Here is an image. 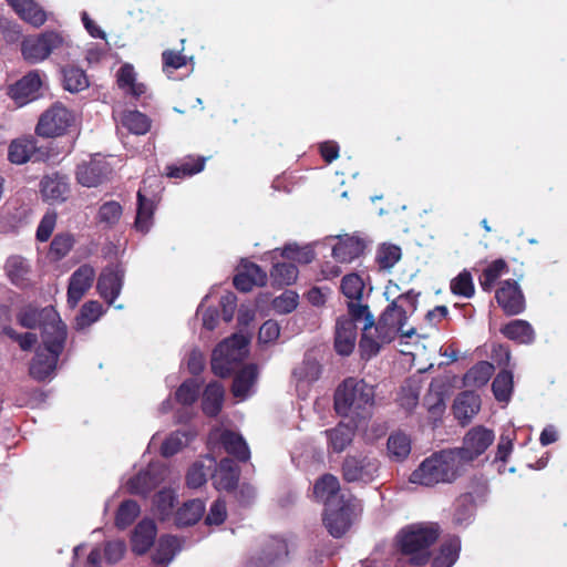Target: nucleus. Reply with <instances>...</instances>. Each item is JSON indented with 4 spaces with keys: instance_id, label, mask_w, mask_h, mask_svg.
<instances>
[{
    "instance_id": "nucleus-16",
    "label": "nucleus",
    "mask_w": 567,
    "mask_h": 567,
    "mask_svg": "<svg viewBox=\"0 0 567 567\" xmlns=\"http://www.w3.org/2000/svg\"><path fill=\"white\" fill-rule=\"evenodd\" d=\"M267 284L266 271L255 262H243L233 279L234 287L240 292H249L255 286L264 287Z\"/></svg>"
},
{
    "instance_id": "nucleus-43",
    "label": "nucleus",
    "mask_w": 567,
    "mask_h": 567,
    "mask_svg": "<svg viewBox=\"0 0 567 567\" xmlns=\"http://www.w3.org/2000/svg\"><path fill=\"white\" fill-rule=\"evenodd\" d=\"M386 449L392 458L403 461L411 453V440L403 432L392 433L388 439Z\"/></svg>"
},
{
    "instance_id": "nucleus-24",
    "label": "nucleus",
    "mask_w": 567,
    "mask_h": 567,
    "mask_svg": "<svg viewBox=\"0 0 567 567\" xmlns=\"http://www.w3.org/2000/svg\"><path fill=\"white\" fill-rule=\"evenodd\" d=\"M205 503L202 499L185 502L174 514V523L177 527L193 526L200 520L205 513Z\"/></svg>"
},
{
    "instance_id": "nucleus-37",
    "label": "nucleus",
    "mask_w": 567,
    "mask_h": 567,
    "mask_svg": "<svg viewBox=\"0 0 567 567\" xmlns=\"http://www.w3.org/2000/svg\"><path fill=\"white\" fill-rule=\"evenodd\" d=\"M341 292L348 299L347 307L350 303H362V297L364 291V282L358 274L346 275L340 285Z\"/></svg>"
},
{
    "instance_id": "nucleus-44",
    "label": "nucleus",
    "mask_w": 567,
    "mask_h": 567,
    "mask_svg": "<svg viewBox=\"0 0 567 567\" xmlns=\"http://www.w3.org/2000/svg\"><path fill=\"white\" fill-rule=\"evenodd\" d=\"M298 268L291 262H277L270 270V277L274 286H290L298 278Z\"/></svg>"
},
{
    "instance_id": "nucleus-50",
    "label": "nucleus",
    "mask_w": 567,
    "mask_h": 567,
    "mask_svg": "<svg viewBox=\"0 0 567 567\" xmlns=\"http://www.w3.org/2000/svg\"><path fill=\"white\" fill-rule=\"evenodd\" d=\"M104 313L103 306L97 300H90L82 305L76 316V327L84 329L97 321Z\"/></svg>"
},
{
    "instance_id": "nucleus-35",
    "label": "nucleus",
    "mask_w": 567,
    "mask_h": 567,
    "mask_svg": "<svg viewBox=\"0 0 567 567\" xmlns=\"http://www.w3.org/2000/svg\"><path fill=\"white\" fill-rule=\"evenodd\" d=\"M509 271L507 262L503 258L493 260L478 277V282L483 291L491 292L496 281Z\"/></svg>"
},
{
    "instance_id": "nucleus-34",
    "label": "nucleus",
    "mask_w": 567,
    "mask_h": 567,
    "mask_svg": "<svg viewBox=\"0 0 567 567\" xmlns=\"http://www.w3.org/2000/svg\"><path fill=\"white\" fill-rule=\"evenodd\" d=\"M461 540L454 536L442 543L439 553L432 560V567H452L458 559Z\"/></svg>"
},
{
    "instance_id": "nucleus-42",
    "label": "nucleus",
    "mask_w": 567,
    "mask_h": 567,
    "mask_svg": "<svg viewBox=\"0 0 567 567\" xmlns=\"http://www.w3.org/2000/svg\"><path fill=\"white\" fill-rule=\"evenodd\" d=\"M513 373L509 370H501L493 380L492 391L498 402H507L513 393Z\"/></svg>"
},
{
    "instance_id": "nucleus-33",
    "label": "nucleus",
    "mask_w": 567,
    "mask_h": 567,
    "mask_svg": "<svg viewBox=\"0 0 567 567\" xmlns=\"http://www.w3.org/2000/svg\"><path fill=\"white\" fill-rule=\"evenodd\" d=\"M206 158L203 156H188L178 164L168 165L166 175L171 178H185L202 172L205 167Z\"/></svg>"
},
{
    "instance_id": "nucleus-48",
    "label": "nucleus",
    "mask_w": 567,
    "mask_h": 567,
    "mask_svg": "<svg viewBox=\"0 0 567 567\" xmlns=\"http://www.w3.org/2000/svg\"><path fill=\"white\" fill-rule=\"evenodd\" d=\"M226 343H218L213 350L210 367L215 375L219 378H228L237 368L231 361L224 357Z\"/></svg>"
},
{
    "instance_id": "nucleus-54",
    "label": "nucleus",
    "mask_w": 567,
    "mask_h": 567,
    "mask_svg": "<svg viewBox=\"0 0 567 567\" xmlns=\"http://www.w3.org/2000/svg\"><path fill=\"white\" fill-rule=\"evenodd\" d=\"M176 496L172 489H162L154 497L155 511L161 520H166L173 514Z\"/></svg>"
},
{
    "instance_id": "nucleus-46",
    "label": "nucleus",
    "mask_w": 567,
    "mask_h": 567,
    "mask_svg": "<svg viewBox=\"0 0 567 567\" xmlns=\"http://www.w3.org/2000/svg\"><path fill=\"white\" fill-rule=\"evenodd\" d=\"M141 513L140 505L134 499L123 501L115 515V526L120 529H125L131 526Z\"/></svg>"
},
{
    "instance_id": "nucleus-57",
    "label": "nucleus",
    "mask_w": 567,
    "mask_h": 567,
    "mask_svg": "<svg viewBox=\"0 0 567 567\" xmlns=\"http://www.w3.org/2000/svg\"><path fill=\"white\" fill-rule=\"evenodd\" d=\"M451 291L464 298H472L475 292L472 276L468 271L463 270L451 281Z\"/></svg>"
},
{
    "instance_id": "nucleus-30",
    "label": "nucleus",
    "mask_w": 567,
    "mask_h": 567,
    "mask_svg": "<svg viewBox=\"0 0 567 567\" xmlns=\"http://www.w3.org/2000/svg\"><path fill=\"white\" fill-rule=\"evenodd\" d=\"M257 377L258 370L256 364L250 363L240 369L233 380V395L235 398L246 399Z\"/></svg>"
},
{
    "instance_id": "nucleus-52",
    "label": "nucleus",
    "mask_w": 567,
    "mask_h": 567,
    "mask_svg": "<svg viewBox=\"0 0 567 567\" xmlns=\"http://www.w3.org/2000/svg\"><path fill=\"white\" fill-rule=\"evenodd\" d=\"M401 248L393 244H383L379 247L375 262L381 270H390L401 259Z\"/></svg>"
},
{
    "instance_id": "nucleus-2",
    "label": "nucleus",
    "mask_w": 567,
    "mask_h": 567,
    "mask_svg": "<svg viewBox=\"0 0 567 567\" xmlns=\"http://www.w3.org/2000/svg\"><path fill=\"white\" fill-rule=\"evenodd\" d=\"M38 329L41 342H38V382L52 380L58 362L68 340L66 324L53 307L38 311Z\"/></svg>"
},
{
    "instance_id": "nucleus-19",
    "label": "nucleus",
    "mask_w": 567,
    "mask_h": 567,
    "mask_svg": "<svg viewBox=\"0 0 567 567\" xmlns=\"http://www.w3.org/2000/svg\"><path fill=\"white\" fill-rule=\"evenodd\" d=\"M340 482L337 476L331 473H324L319 476L312 487V497L316 502L328 506L334 503V499L341 495Z\"/></svg>"
},
{
    "instance_id": "nucleus-9",
    "label": "nucleus",
    "mask_w": 567,
    "mask_h": 567,
    "mask_svg": "<svg viewBox=\"0 0 567 567\" xmlns=\"http://www.w3.org/2000/svg\"><path fill=\"white\" fill-rule=\"evenodd\" d=\"M380 464L377 458L368 455H347L341 464L342 478L347 483H370L379 473Z\"/></svg>"
},
{
    "instance_id": "nucleus-21",
    "label": "nucleus",
    "mask_w": 567,
    "mask_h": 567,
    "mask_svg": "<svg viewBox=\"0 0 567 567\" xmlns=\"http://www.w3.org/2000/svg\"><path fill=\"white\" fill-rule=\"evenodd\" d=\"M156 532V525L152 519L141 520L133 530L132 550L137 555L146 554L155 542Z\"/></svg>"
},
{
    "instance_id": "nucleus-1",
    "label": "nucleus",
    "mask_w": 567,
    "mask_h": 567,
    "mask_svg": "<svg viewBox=\"0 0 567 567\" xmlns=\"http://www.w3.org/2000/svg\"><path fill=\"white\" fill-rule=\"evenodd\" d=\"M419 292L413 289L399 295L392 300L375 322L373 315L368 308L365 323L362 327V334L359 341V351L362 360L369 361L375 357L382 346L392 342L400 333L402 337L411 338L415 330H403L408 321L409 313H413L417 308Z\"/></svg>"
},
{
    "instance_id": "nucleus-29",
    "label": "nucleus",
    "mask_w": 567,
    "mask_h": 567,
    "mask_svg": "<svg viewBox=\"0 0 567 567\" xmlns=\"http://www.w3.org/2000/svg\"><path fill=\"white\" fill-rule=\"evenodd\" d=\"M6 271L13 285L27 288L31 284V268L20 256H12L6 262Z\"/></svg>"
},
{
    "instance_id": "nucleus-32",
    "label": "nucleus",
    "mask_w": 567,
    "mask_h": 567,
    "mask_svg": "<svg viewBox=\"0 0 567 567\" xmlns=\"http://www.w3.org/2000/svg\"><path fill=\"white\" fill-rule=\"evenodd\" d=\"M328 439V445L334 453L343 452L352 442L354 429L344 423H339L336 427L324 431Z\"/></svg>"
},
{
    "instance_id": "nucleus-11",
    "label": "nucleus",
    "mask_w": 567,
    "mask_h": 567,
    "mask_svg": "<svg viewBox=\"0 0 567 567\" xmlns=\"http://www.w3.org/2000/svg\"><path fill=\"white\" fill-rule=\"evenodd\" d=\"M125 279V269L121 264L106 265L97 277L96 290L109 305H113L121 295Z\"/></svg>"
},
{
    "instance_id": "nucleus-36",
    "label": "nucleus",
    "mask_w": 567,
    "mask_h": 567,
    "mask_svg": "<svg viewBox=\"0 0 567 567\" xmlns=\"http://www.w3.org/2000/svg\"><path fill=\"white\" fill-rule=\"evenodd\" d=\"M61 72L64 90L78 93L89 87V78L83 69L75 65H66L62 68Z\"/></svg>"
},
{
    "instance_id": "nucleus-17",
    "label": "nucleus",
    "mask_w": 567,
    "mask_h": 567,
    "mask_svg": "<svg viewBox=\"0 0 567 567\" xmlns=\"http://www.w3.org/2000/svg\"><path fill=\"white\" fill-rule=\"evenodd\" d=\"M481 409V398L474 391L458 393L453 402L452 411L461 425L468 424Z\"/></svg>"
},
{
    "instance_id": "nucleus-31",
    "label": "nucleus",
    "mask_w": 567,
    "mask_h": 567,
    "mask_svg": "<svg viewBox=\"0 0 567 567\" xmlns=\"http://www.w3.org/2000/svg\"><path fill=\"white\" fill-rule=\"evenodd\" d=\"M155 203L147 198L141 190L137 192V209L134 227L142 234L148 233L153 225Z\"/></svg>"
},
{
    "instance_id": "nucleus-20",
    "label": "nucleus",
    "mask_w": 567,
    "mask_h": 567,
    "mask_svg": "<svg viewBox=\"0 0 567 567\" xmlns=\"http://www.w3.org/2000/svg\"><path fill=\"white\" fill-rule=\"evenodd\" d=\"M110 173L109 165L101 161H91L78 166L76 179L86 187H96L102 184Z\"/></svg>"
},
{
    "instance_id": "nucleus-12",
    "label": "nucleus",
    "mask_w": 567,
    "mask_h": 567,
    "mask_svg": "<svg viewBox=\"0 0 567 567\" xmlns=\"http://www.w3.org/2000/svg\"><path fill=\"white\" fill-rule=\"evenodd\" d=\"M494 441V433L484 426L471 429L463 440V446L455 449L460 452V461H473L483 454Z\"/></svg>"
},
{
    "instance_id": "nucleus-41",
    "label": "nucleus",
    "mask_w": 567,
    "mask_h": 567,
    "mask_svg": "<svg viewBox=\"0 0 567 567\" xmlns=\"http://www.w3.org/2000/svg\"><path fill=\"white\" fill-rule=\"evenodd\" d=\"M424 405L427 410L429 419L435 426L436 422L442 420L446 409L444 393L433 390V385L431 384L427 394L424 396Z\"/></svg>"
},
{
    "instance_id": "nucleus-18",
    "label": "nucleus",
    "mask_w": 567,
    "mask_h": 567,
    "mask_svg": "<svg viewBox=\"0 0 567 567\" xmlns=\"http://www.w3.org/2000/svg\"><path fill=\"white\" fill-rule=\"evenodd\" d=\"M70 193L66 175L58 172L45 175L41 181V194L44 200L64 202Z\"/></svg>"
},
{
    "instance_id": "nucleus-10",
    "label": "nucleus",
    "mask_w": 567,
    "mask_h": 567,
    "mask_svg": "<svg viewBox=\"0 0 567 567\" xmlns=\"http://www.w3.org/2000/svg\"><path fill=\"white\" fill-rule=\"evenodd\" d=\"M495 300L503 313L508 317L520 315L526 309L525 295L515 279H506L498 284Z\"/></svg>"
},
{
    "instance_id": "nucleus-15",
    "label": "nucleus",
    "mask_w": 567,
    "mask_h": 567,
    "mask_svg": "<svg viewBox=\"0 0 567 567\" xmlns=\"http://www.w3.org/2000/svg\"><path fill=\"white\" fill-rule=\"evenodd\" d=\"M288 554V545L285 539L269 537L261 553L249 559L248 567H272L276 563L286 559Z\"/></svg>"
},
{
    "instance_id": "nucleus-4",
    "label": "nucleus",
    "mask_w": 567,
    "mask_h": 567,
    "mask_svg": "<svg viewBox=\"0 0 567 567\" xmlns=\"http://www.w3.org/2000/svg\"><path fill=\"white\" fill-rule=\"evenodd\" d=\"M440 532L435 523L410 525L398 535L399 549L410 556L412 565L423 566L430 559L429 548L437 540Z\"/></svg>"
},
{
    "instance_id": "nucleus-7",
    "label": "nucleus",
    "mask_w": 567,
    "mask_h": 567,
    "mask_svg": "<svg viewBox=\"0 0 567 567\" xmlns=\"http://www.w3.org/2000/svg\"><path fill=\"white\" fill-rule=\"evenodd\" d=\"M355 503L357 498L349 493L339 495L333 504L324 506L322 520L332 537L340 538L349 530Z\"/></svg>"
},
{
    "instance_id": "nucleus-62",
    "label": "nucleus",
    "mask_w": 567,
    "mask_h": 567,
    "mask_svg": "<svg viewBox=\"0 0 567 567\" xmlns=\"http://www.w3.org/2000/svg\"><path fill=\"white\" fill-rule=\"evenodd\" d=\"M227 517L226 503L225 501L218 498L216 499L205 517L206 525H220L225 522Z\"/></svg>"
},
{
    "instance_id": "nucleus-59",
    "label": "nucleus",
    "mask_w": 567,
    "mask_h": 567,
    "mask_svg": "<svg viewBox=\"0 0 567 567\" xmlns=\"http://www.w3.org/2000/svg\"><path fill=\"white\" fill-rule=\"evenodd\" d=\"M299 296L292 290H286L272 301V308L280 315L292 312L298 306Z\"/></svg>"
},
{
    "instance_id": "nucleus-14",
    "label": "nucleus",
    "mask_w": 567,
    "mask_h": 567,
    "mask_svg": "<svg viewBox=\"0 0 567 567\" xmlns=\"http://www.w3.org/2000/svg\"><path fill=\"white\" fill-rule=\"evenodd\" d=\"M214 472L210 474L214 487L217 491L234 492L239 482L240 468L228 457L220 460L218 464H214Z\"/></svg>"
},
{
    "instance_id": "nucleus-49",
    "label": "nucleus",
    "mask_w": 567,
    "mask_h": 567,
    "mask_svg": "<svg viewBox=\"0 0 567 567\" xmlns=\"http://www.w3.org/2000/svg\"><path fill=\"white\" fill-rule=\"evenodd\" d=\"M122 125L133 134L144 135L151 128V121L140 111H125L122 115Z\"/></svg>"
},
{
    "instance_id": "nucleus-8",
    "label": "nucleus",
    "mask_w": 567,
    "mask_h": 567,
    "mask_svg": "<svg viewBox=\"0 0 567 567\" xmlns=\"http://www.w3.org/2000/svg\"><path fill=\"white\" fill-rule=\"evenodd\" d=\"M73 123V113L61 102H55L38 118V135L47 137L62 136Z\"/></svg>"
},
{
    "instance_id": "nucleus-3",
    "label": "nucleus",
    "mask_w": 567,
    "mask_h": 567,
    "mask_svg": "<svg viewBox=\"0 0 567 567\" xmlns=\"http://www.w3.org/2000/svg\"><path fill=\"white\" fill-rule=\"evenodd\" d=\"M463 471L460 452L453 449L441 450L425 457L412 472L410 482L426 487L450 484L456 481Z\"/></svg>"
},
{
    "instance_id": "nucleus-53",
    "label": "nucleus",
    "mask_w": 567,
    "mask_h": 567,
    "mask_svg": "<svg viewBox=\"0 0 567 567\" xmlns=\"http://www.w3.org/2000/svg\"><path fill=\"white\" fill-rule=\"evenodd\" d=\"M189 435L185 431H175L169 434L161 446V454L164 457H171L177 454L184 446L187 445Z\"/></svg>"
},
{
    "instance_id": "nucleus-51",
    "label": "nucleus",
    "mask_w": 567,
    "mask_h": 567,
    "mask_svg": "<svg viewBox=\"0 0 567 567\" xmlns=\"http://www.w3.org/2000/svg\"><path fill=\"white\" fill-rule=\"evenodd\" d=\"M74 245V238L69 233H60L54 236L49 246L48 258L58 261L64 258Z\"/></svg>"
},
{
    "instance_id": "nucleus-61",
    "label": "nucleus",
    "mask_w": 567,
    "mask_h": 567,
    "mask_svg": "<svg viewBox=\"0 0 567 567\" xmlns=\"http://www.w3.org/2000/svg\"><path fill=\"white\" fill-rule=\"evenodd\" d=\"M58 214L55 210H49L42 217L40 224L38 225V241H47L56 225Z\"/></svg>"
},
{
    "instance_id": "nucleus-60",
    "label": "nucleus",
    "mask_w": 567,
    "mask_h": 567,
    "mask_svg": "<svg viewBox=\"0 0 567 567\" xmlns=\"http://www.w3.org/2000/svg\"><path fill=\"white\" fill-rule=\"evenodd\" d=\"M282 257L292 259L299 264H310L315 259V251L308 247L299 248L297 245H287L284 247Z\"/></svg>"
},
{
    "instance_id": "nucleus-39",
    "label": "nucleus",
    "mask_w": 567,
    "mask_h": 567,
    "mask_svg": "<svg viewBox=\"0 0 567 567\" xmlns=\"http://www.w3.org/2000/svg\"><path fill=\"white\" fill-rule=\"evenodd\" d=\"M220 343H226V350L223 352L236 367L245 359L247 354L248 339L243 334H233Z\"/></svg>"
},
{
    "instance_id": "nucleus-5",
    "label": "nucleus",
    "mask_w": 567,
    "mask_h": 567,
    "mask_svg": "<svg viewBox=\"0 0 567 567\" xmlns=\"http://www.w3.org/2000/svg\"><path fill=\"white\" fill-rule=\"evenodd\" d=\"M374 388L364 380L347 378L334 392V410L341 416H362L374 404Z\"/></svg>"
},
{
    "instance_id": "nucleus-6",
    "label": "nucleus",
    "mask_w": 567,
    "mask_h": 567,
    "mask_svg": "<svg viewBox=\"0 0 567 567\" xmlns=\"http://www.w3.org/2000/svg\"><path fill=\"white\" fill-rule=\"evenodd\" d=\"M368 305L350 303L349 312L340 316L336 322L334 350L338 354L348 357L353 352L358 336V323H365Z\"/></svg>"
},
{
    "instance_id": "nucleus-47",
    "label": "nucleus",
    "mask_w": 567,
    "mask_h": 567,
    "mask_svg": "<svg viewBox=\"0 0 567 567\" xmlns=\"http://www.w3.org/2000/svg\"><path fill=\"white\" fill-rule=\"evenodd\" d=\"M208 461L210 463L208 466H206L202 461H196L188 468L186 474V485L189 488L202 487L207 482V476L212 472L215 458L208 457Z\"/></svg>"
},
{
    "instance_id": "nucleus-25",
    "label": "nucleus",
    "mask_w": 567,
    "mask_h": 567,
    "mask_svg": "<svg viewBox=\"0 0 567 567\" xmlns=\"http://www.w3.org/2000/svg\"><path fill=\"white\" fill-rule=\"evenodd\" d=\"M224 398L225 390L219 382L214 381L208 383L202 399V410L204 414L209 417L217 416L221 411Z\"/></svg>"
},
{
    "instance_id": "nucleus-63",
    "label": "nucleus",
    "mask_w": 567,
    "mask_h": 567,
    "mask_svg": "<svg viewBox=\"0 0 567 567\" xmlns=\"http://www.w3.org/2000/svg\"><path fill=\"white\" fill-rule=\"evenodd\" d=\"M126 546L122 540H111L104 544V558L109 564H116L120 561L125 553Z\"/></svg>"
},
{
    "instance_id": "nucleus-45",
    "label": "nucleus",
    "mask_w": 567,
    "mask_h": 567,
    "mask_svg": "<svg viewBox=\"0 0 567 567\" xmlns=\"http://www.w3.org/2000/svg\"><path fill=\"white\" fill-rule=\"evenodd\" d=\"M122 215V205L116 200H109L100 206L96 221L103 225L104 228H113L120 221Z\"/></svg>"
},
{
    "instance_id": "nucleus-56",
    "label": "nucleus",
    "mask_w": 567,
    "mask_h": 567,
    "mask_svg": "<svg viewBox=\"0 0 567 567\" xmlns=\"http://www.w3.org/2000/svg\"><path fill=\"white\" fill-rule=\"evenodd\" d=\"M199 383L194 379L185 380L176 390V401L183 405L194 404L199 395Z\"/></svg>"
},
{
    "instance_id": "nucleus-23",
    "label": "nucleus",
    "mask_w": 567,
    "mask_h": 567,
    "mask_svg": "<svg viewBox=\"0 0 567 567\" xmlns=\"http://www.w3.org/2000/svg\"><path fill=\"white\" fill-rule=\"evenodd\" d=\"M7 93L19 106L35 99V71H29L22 79L11 84Z\"/></svg>"
},
{
    "instance_id": "nucleus-38",
    "label": "nucleus",
    "mask_w": 567,
    "mask_h": 567,
    "mask_svg": "<svg viewBox=\"0 0 567 567\" xmlns=\"http://www.w3.org/2000/svg\"><path fill=\"white\" fill-rule=\"evenodd\" d=\"M494 365L488 361H480L474 364L463 377L466 386H484L494 373Z\"/></svg>"
},
{
    "instance_id": "nucleus-40",
    "label": "nucleus",
    "mask_w": 567,
    "mask_h": 567,
    "mask_svg": "<svg viewBox=\"0 0 567 567\" xmlns=\"http://www.w3.org/2000/svg\"><path fill=\"white\" fill-rule=\"evenodd\" d=\"M158 484L157 477L150 471H141L127 481V489L134 495H148Z\"/></svg>"
},
{
    "instance_id": "nucleus-28",
    "label": "nucleus",
    "mask_w": 567,
    "mask_h": 567,
    "mask_svg": "<svg viewBox=\"0 0 567 567\" xmlns=\"http://www.w3.org/2000/svg\"><path fill=\"white\" fill-rule=\"evenodd\" d=\"M503 336L520 344H530L535 340V331L526 320L515 319L501 328Z\"/></svg>"
},
{
    "instance_id": "nucleus-26",
    "label": "nucleus",
    "mask_w": 567,
    "mask_h": 567,
    "mask_svg": "<svg viewBox=\"0 0 567 567\" xmlns=\"http://www.w3.org/2000/svg\"><path fill=\"white\" fill-rule=\"evenodd\" d=\"M365 248V244L358 237H347L338 241L332 248L333 258L342 264L353 261L360 257Z\"/></svg>"
},
{
    "instance_id": "nucleus-13",
    "label": "nucleus",
    "mask_w": 567,
    "mask_h": 567,
    "mask_svg": "<svg viewBox=\"0 0 567 567\" xmlns=\"http://www.w3.org/2000/svg\"><path fill=\"white\" fill-rule=\"evenodd\" d=\"M95 278V269L84 264L80 266L70 277L68 286V303L74 308L92 287Z\"/></svg>"
},
{
    "instance_id": "nucleus-55",
    "label": "nucleus",
    "mask_w": 567,
    "mask_h": 567,
    "mask_svg": "<svg viewBox=\"0 0 567 567\" xmlns=\"http://www.w3.org/2000/svg\"><path fill=\"white\" fill-rule=\"evenodd\" d=\"M474 497L471 493H464L455 501V511L453 522L456 525H462L467 522L473 515Z\"/></svg>"
},
{
    "instance_id": "nucleus-64",
    "label": "nucleus",
    "mask_w": 567,
    "mask_h": 567,
    "mask_svg": "<svg viewBox=\"0 0 567 567\" xmlns=\"http://www.w3.org/2000/svg\"><path fill=\"white\" fill-rule=\"evenodd\" d=\"M280 336V327L275 320L265 321L259 328L258 340L262 343H269L277 340Z\"/></svg>"
},
{
    "instance_id": "nucleus-27",
    "label": "nucleus",
    "mask_w": 567,
    "mask_h": 567,
    "mask_svg": "<svg viewBox=\"0 0 567 567\" xmlns=\"http://www.w3.org/2000/svg\"><path fill=\"white\" fill-rule=\"evenodd\" d=\"M220 444L229 455L239 462H247L250 458V451L245 439L231 430H225L220 434Z\"/></svg>"
},
{
    "instance_id": "nucleus-58",
    "label": "nucleus",
    "mask_w": 567,
    "mask_h": 567,
    "mask_svg": "<svg viewBox=\"0 0 567 567\" xmlns=\"http://www.w3.org/2000/svg\"><path fill=\"white\" fill-rule=\"evenodd\" d=\"M163 72L171 79L174 71L187 64V56L181 51L165 50L162 53Z\"/></svg>"
},
{
    "instance_id": "nucleus-22",
    "label": "nucleus",
    "mask_w": 567,
    "mask_h": 567,
    "mask_svg": "<svg viewBox=\"0 0 567 567\" xmlns=\"http://www.w3.org/2000/svg\"><path fill=\"white\" fill-rule=\"evenodd\" d=\"M35 154V140L31 135L13 138L8 146V161L14 165L28 163Z\"/></svg>"
}]
</instances>
